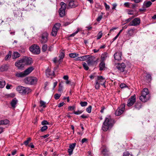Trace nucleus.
I'll list each match as a JSON object with an SVG mask.
<instances>
[{
    "label": "nucleus",
    "instance_id": "1",
    "mask_svg": "<svg viewBox=\"0 0 156 156\" xmlns=\"http://www.w3.org/2000/svg\"><path fill=\"white\" fill-rule=\"evenodd\" d=\"M114 123V120L110 117H106L103 123L102 129L103 131H106L111 128Z\"/></svg>",
    "mask_w": 156,
    "mask_h": 156
},
{
    "label": "nucleus",
    "instance_id": "2",
    "mask_svg": "<svg viewBox=\"0 0 156 156\" xmlns=\"http://www.w3.org/2000/svg\"><path fill=\"white\" fill-rule=\"evenodd\" d=\"M150 98L149 91L147 88H144L142 90L141 95L139 99L142 102H145L148 101Z\"/></svg>",
    "mask_w": 156,
    "mask_h": 156
},
{
    "label": "nucleus",
    "instance_id": "3",
    "mask_svg": "<svg viewBox=\"0 0 156 156\" xmlns=\"http://www.w3.org/2000/svg\"><path fill=\"white\" fill-rule=\"evenodd\" d=\"M37 80L38 79L36 77L33 76L27 77L24 79V81L26 83L30 85L36 84Z\"/></svg>",
    "mask_w": 156,
    "mask_h": 156
},
{
    "label": "nucleus",
    "instance_id": "4",
    "mask_svg": "<svg viewBox=\"0 0 156 156\" xmlns=\"http://www.w3.org/2000/svg\"><path fill=\"white\" fill-rule=\"evenodd\" d=\"M16 90L23 95L27 94L31 91L29 87H24L19 86L16 88Z\"/></svg>",
    "mask_w": 156,
    "mask_h": 156
},
{
    "label": "nucleus",
    "instance_id": "5",
    "mask_svg": "<svg viewBox=\"0 0 156 156\" xmlns=\"http://www.w3.org/2000/svg\"><path fill=\"white\" fill-rule=\"evenodd\" d=\"M61 24L60 23H56L53 26L51 33V35L55 37L57 34V32L59 29Z\"/></svg>",
    "mask_w": 156,
    "mask_h": 156
},
{
    "label": "nucleus",
    "instance_id": "6",
    "mask_svg": "<svg viewBox=\"0 0 156 156\" xmlns=\"http://www.w3.org/2000/svg\"><path fill=\"white\" fill-rule=\"evenodd\" d=\"M30 50L33 53L38 54L40 53V49L39 46L35 44L33 45L30 48Z\"/></svg>",
    "mask_w": 156,
    "mask_h": 156
},
{
    "label": "nucleus",
    "instance_id": "7",
    "mask_svg": "<svg viewBox=\"0 0 156 156\" xmlns=\"http://www.w3.org/2000/svg\"><path fill=\"white\" fill-rule=\"evenodd\" d=\"M48 35V33L46 32H44L42 33L40 37V41L41 43L45 44L47 42Z\"/></svg>",
    "mask_w": 156,
    "mask_h": 156
},
{
    "label": "nucleus",
    "instance_id": "8",
    "mask_svg": "<svg viewBox=\"0 0 156 156\" xmlns=\"http://www.w3.org/2000/svg\"><path fill=\"white\" fill-rule=\"evenodd\" d=\"M140 22V19L138 17L136 18L133 19L128 24V26H136L139 25Z\"/></svg>",
    "mask_w": 156,
    "mask_h": 156
},
{
    "label": "nucleus",
    "instance_id": "9",
    "mask_svg": "<svg viewBox=\"0 0 156 156\" xmlns=\"http://www.w3.org/2000/svg\"><path fill=\"white\" fill-rule=\"evenodd\" d=\"M136 101V95H134L131 96L128 100L127 105L128 107L132 106Z\"/></svg>",
    "mask_w": 156,
    "mask_h": 156
},
{
    "label": "nucleus",
    "instance_id": "10",
    "mask_svg": "<svg viewBox=\"0 0 156 156\" xmlns=\"http://www.w3.org/2000/svg\"><path fill=\"white\" fill-rule=\"evenodd\" d=\"M125 109V105L124 104H122L120 107L119 108L116 110L115 115L117 116H119L121 115Z\"/></svg>",
    "mask_w": 156,
    "mask_h": 156
},
{
    "label": "nucleus",
    "instance_id": "11",
    "mask_svg": "<svg viewBox=\"0 0 156 156\" xmlns=\"http://www.w3.org/2000/svg\"><path fill=\"white\" fill-rule=\"evenodd\" d=\"M22 59L25 66L30 65L33 63L32 59L30 57H25Z\"/></svg>",
    "mask_w": 156,
    "mask_h": 156
},
{
    "label": "nucleus",
    "instance_id": "12",
    "mask_svg": "<svg viewBox=\"0 0 156 156\" xmlns=\"http://www.w3.org/2000/svg\"><path fill=\"white\" fill-rule=\"evenodd\" d=\"M15 65L19 69H22L25 66L22 59L16 61Z\"/></svg>",
    "mask_w": 156,
    "mask_h": 156
},
{
    "label": "nucleus",
    "instance_id": "13",
    "mask_svg": "<svg viewBox=\"0 0 156 156\" xmlns=\"http://www.w3.org/2000/svg\"><path fill=\"white\" fill-rule=\"evenodd\" d=\"M14 14L16 18L20 20L23 19L22 18V13L21 10H14Z\"/></svg>",
    "mask_w": 156,
    "mask_h": 156
},
{
    "label": "nucleus",
    "instance_id": "14",
    "mask_svg": "<svg viewBox=\"0 0 156 156\" xmlns=\"http://www.w3.org/2000/svg\"><path fill=\"white\" fill-rule=\"evenodd\" d=\"M68 2L69 3L67 8L68 9L74 8L77 6L76 1L74 0H68Z\"/></svg>",
    "mask_w": 156,
    "mask_h": 156
},
{
    "label": "nucleus",
    "instance_id": "15",
    "mask_svg": "<svg viewBox=\"0 0 156 156\" xmlns=\"http://www.w3.org/2000/svg\"><path fill=\"white\" fill-rule=\"evenodd\" d=\"M46 75L47 77L52 79L53 76H54L55 73L53 71H51L50 69L48 68L46 70Z\"/></svg>",
    "mask_w": 156,
    "mask_h": 156
},
{
    "label": "nucleus",
    "instance_id": "16",
    "mask_svg": "<svg viewBox=\"0 0 156 156\" xmlns=\"http://www.w3.org/2000/svg\"><path fill=\"white\" fill-rule=\"evenodd\" d=\"M126 66L125 64L122 62L120 64H118L117 68L121 72H123L124 71Z\"/></svg>",
    "mask_w": 156,
    "mask_h": 156
},
{
    "label": "nucleus",
    "instance_id": "17",
    "mask_svg": "<svg viewBox=\"0 0 156 156\" xmlns=\"http://www.w3.org/2000/svg\"><path fill=\"white\" fill-rule=\"evenodd\" d=\"M152 4V3L150 1H145L143 3V8L144 9L149 8L151 6Z\"/></svg>",
    "mask_w": 156,
    "mask_h": 156
},
{
    "label": "nucleus",
    "instance_id": "18",
    "mask_svg": "<svg viewBox=\"0 0 156 156\" xmlns=\"http://www.w3.org/2000/svg\"><path fill=\"white\" fill-rule=\"evenodd\" d=\"M122 53L121 52H117L114 55V58L115 60H119L121 59Z\"/></svg>",
    "mask_w": 156,
    "mask_h": 156
},
{
    "label": "nucleus",
    "instance_id": "19",
    "mask_svg": "<svg viewBox=\"0 0 156 156\" xmlns=\"http://www.w3.org/2000/svg\"><path fill=\"white\" fill-rule=\"evenodd\" d=\"M34 69L33 67H30L26 69L24 71V73L26 76L29 74L31 73Z\"/></svg>",
    "mask_w": 156,
    "mask_h": 156
},
{
    "label": "nucleus",
    "instance_id": "20",
    "mask_svg": "<svg viewBox=\"0 0 156 156\" xmlns=\"http://www.w3.org/2000/svg\"><path fill=\"white\" fill-rule=\"evenodd\" d=\"M17 102L18 100L16 98H14L10 102V104L12 107L13 108H15Z\"/></svg>",
    "mask_w": 156,
    "mask_h": 156
},
{
    "label": "nucleus",
    "instance_id": "21",
    "mask_svg": "<svg viewBox=\"0 0 156 156\" xmlns=\"http://www.w3.org/2000/svg\"><path fill=\"white\" fill-rule=\"evenodd\" d=\"M99 70L100 71L104 70L105 69V63L103 61H101L99 64Z\"/></svg>",
    "mask_w": 156,
    "mask_h": 156
},
{
    "label": "nucleus",
    "instance_id": "22",
    "mask_svg": "<svg viewBox=\"0 0 156 156\" xmlns=\"http://www.w3.org/2000/svg\"><path fill=\"white\" fill-rule=\"evenodd\" d=\"M20 56V55L19 53L17 51H15L12 55V58L13 59H15L19 58Z\"/></svg>",
    "mask_w": 156,
    "mask_h": 156
},
{
    "label": "nucleus",
    "instance_id": "23",
    "mask_svg": "<svg viewBox=\"0 0 156 156\" xmlns=\"http://www.w3.org/2000/svg\"><path fill=\"white\" fill-rule=\"evenodd\" d=\"M101 152L104 156H110L108 150L106 148L103 149Z\"/></svg>",
    "mask_w": 156,
    "mask_h": 156
},
{
    "label": "nucleus",
    "instance_id": "24",
    "mask_svg": "<svg viewBox=\"0 0 156 156\" xmlns=\"http://www.w3.org/2000/svg\"><path fill=\"white\" fill-rule=\"evenodd\" d=\"M96 80L97 81H98V83H100V85L101 83H103V81H105V78H103L102 76H98L97 79Z\"/></svg>",
    "mask_w": 156,
    "mask_h": 156
},
{
    "label": "nucleus",
    "instance_id": "25",
    "mask_svg": "<svg viewBox=\"0 0 156 156\" xmlns=\"http://www.w3.org/2000/svg\"><path fill=\"white\" fill-rule=\"evenodd\" d=\"M64 56L65 53L63 52H61L59 56V59L58 60V62L59 63H60L62 61L63 59L64 58Z\"/></svg>",
    "mask_w": 156,
    "mask_h": 156
},
{
    "label": "nucleus",
    "instance_id": "26",
    "mask_svg": "<svg viewBox=\"0 0 156 156\" xmlns=\"http://www.w3.org/2000/svg\"><path fill=\"white\" fill-rule=\"evenodd\" d=\"M16 76L18 77H23L26 76L24 72L16 73Z\"/></svg>",
    "mask_w": 156,
    "mask_h": 156
},
{
    "label": "nucleus",
    "instance_id": "27",
    "mask_svg": "<svg viewBox=\"0 0 156 156\" xmlns=\"http://www.w3.org/2000/svg\"><path fill=\"white\" fill-rule=\"evenodd\" d=\"M142 105L141 103L137 102L134 105L135 108L137 110H139L142 107Z\"/></svg>",
    "mask_w": 156,
    "mask_h": 156
},
{
    "label": "nucleus",
    "instance_id": "28",
    "mask_svg": "<svg viewBox=\"0 0 156 156\" xmlns=\"http://www.w3.org/2000/svg\"><path fill=\"white\" fill-rule=\"evenodd\" d=\"M34 8V5L31 4L28 5L26 7V10L27 11H30L31 10H32Z\"/></svg>",
    "mask_w": 156,
    "mask_h": 156
},
{
    "label": "nucleus",
    "instance_id": "29",
    "mask_svg": "<svg viewBox=\"0 0 156 156\" xmlns=\"http://www.w3.org/2000/svg\"><path fill=\"white\" fill-rule=\"evenodd\" d=\"M58 12L60 17H63L65 15V10L59 9Z\"/></svg>",
    "mask_w": 156,
    "mask_h": 156
},
{
    "label": "nucleus",
    "instance_id": "30",
    "mask_svg": "<svg viewBox=\"0 0 156 156\" xmlns=\"http://www.w3.org/2000/svg\"><path fill=\"white\" fill-rule=\"evenodd\" d=\"M60 5H61V7L59 9H63L65 10H66L67 6L66 4H65L63 2H61L60 3Z\"/></svg>",
    "mask_w": 156,
    "mask_h": 156
},
{
    "label": "nucleus",
    "instance_id": "31",
    "mask_svg": "<svg viewBox=\"0 0 156 156\" xmlns=\"http://www.w3.org/2000/svg\"><path fill=\"white\" fill-rule=\"evenodd\" d=\"M135 30V29L134 28L129 29L128 31V34L130 36L133 35L134 34V31Z\"/></svg>",
    "mask_w": 156,
    "mask_h": 156
},
{
    "label": "nucleus",
    "instance_id": "32",
    "mask_svg": "<svg viewBox=\"0 0 156 156\" xmlns=\"http://www.w3.org/2000/svg\"><path fill=\"white\" fill-rule=\"evenodd\" d=\"M8 68V66L7 65H2L0 68V69L2 71H4L6 70Z\"/></svg>",
    "mask_w": 156,
    "mask_h": 156
},
{
    "label": "nucleus",
    "instance_id": "33",
    "mask_svg": "<svg viewBox=\"0 0 156 156\" xmlns=\"http://www.w3.org/2000/svg\"><path fill=\"white\" fill-rule=\"evenodd\" d=\"M9 121L7 119L0 121V125H7L9 122Z\"/></svg>",
    "mask_w": 156,
    "mask_h": 156
},
{
    "label": "nucleus",
    "instance_id": "34",
    "mask_svg": "<svg viewBox=\"0 0 156 156\" xmlns=\"http://www.w3.org/2000/svg\"><path fill=\"white\" fill-rule=\"evenodd\" d=\"M87 62L88 66L92 65L93 63L94 64L95 63V61L94 59V61L93 59H89L87 61Z\"/></svg>",
    "mask_w": 156,
    "mask_h": 156
},
{
    "label": "nucleus",
    "instance_id": "35",
    "mask_svg": "<svg viewBox=\"0 0 156 156\" xmlns=\"http://www.w3.org/2000/svg\"><path fill=\"white\" fill-rule=\"evenodd\" d=\"M108 56V54L106 53H104L101 56V61H103L106 59Z\"/></svg>",
    "mask_w": 156,
    "mask_h": 156
},
{
    "label": "nucleus",
    "instance_id": "36",
    "mask_svg": "<svg viewBox=\"0 0 156 156\" xmlns=\"http://www.w3.org/2000/svg\"><path fill=\"white\" fill-rule=\"evenodd\" d=\"M95 87L96 89L97 90L99 89L100 87V83H98V81H97L96 80L95 84Z\"/></svg>",
    "mask_w": 156,
    "mask_h": 156
},
{
    "label": "nucleus",
    "instance_id": "37",
    "mask_svg": "<svg viewBox=\"0 0 156 156\" xmlns=\"http://www.w3.org/2000/svg\"><path fill=\"white\" fill-rule=\"evenodd\" d=\"M79 54L76 53H71L69 54V57L72 58H75L79 56Z\"/></svg>",
    "mask_w": 156,
    "mask_h": 156
},
{
    "label": "nucleus",
    "instance_id": "38",
    "mask_svg": "<svg viewBox=\"0 0 156 156\" xmlns=\"http://www.w3.org/2000/svg\"><path fill=\"white\" fill-rule=\"evenodd\" d=\"M11 51H9L8 54L6 55L5 58V60H7L9 58L11 57Z\"/></svg>",
    "mask_w": 156,
    "mask_h": 156
},
{
    "label": "nucleus",
    "instance_id": "39",
    "mask_svg": "<svg viewBox=\"0 0 156 156\" xmlns=\"http://www.w3.org/2000/svg\"><path fill=\"white\" fill-rule=\"evenodd\" d=\"M31 140V139L30 137H29L27 138V140L23 142V144L25 145V146H27L28 145L30 141Z\"/></svg>",
    "mask_w": 156,
    "mask_h": 156
},
{
    "label": "nucleus",
    "instance_id": "40",
    "mask_svg": "<svg viewBox=\"0 0 156 156\" xmlns=\"http://www.w3.org/2000/svg\"><path fill=\"white\" fill-rule=\"evenodd\" d=\"M47 48H48V45L46 44H44L42 46V49H41L42 51L43 52H45L47 50Z\"/></svg>",
    "mask_w": 156,
    "mask_h": 156
},
{
    "label": "nucleus",
    "instance_id": "41",
    "mask_svg": "<svg viewBox=\"0 0 156 156\" xmlns=\"http://www.w3.org/2000/svg\"><path fill=\"white\" fill-rule=\"evenodd\" d=\"M146 79L148 81H150L151 80V76L149 74H146Z\"/></svg>",
    "mask_w": 156,
    "mask_h": 156
},
{
    "label": "nucleus",
    "instance_id": "42",
    "mask_svg": "<svg viewBox=\"0 0 156 156\" xmlns=\"http://www.w3.org/2000/svg\"><path fill=\"white\" fill-rule=\"evenodd\" d=\"M5 85V81H0V88H2L4 87Z\"/></svg>",
    "mask_w": 156,
    "mask_h": 156
},
{
    "label": "nucleus",
    "instance_id": "43",
    "mask_svg": "<svg viewBox=\"0 0 156 156\" xmlns=\"http://www.w3.org/2000/svg\"><path fill=\"white\" fill-rule=\"evenodd\" d=\"M40 107H43L44 108L46 107V106L45 105L46 103L42 100L40 101Z\"/></svg>",
    "mask_w": 156,
    "mask_h": 156
},
{
    "label": "nucleus",
    "instance_id": "44",
    "mask_svg": "<svg viewBox=\"0 0 156 156\" xmlns=\"http://www.w3.org/2000/svg\"><path fill=\"white\" fill-rule=\"evenodd\" d=\"M123 156H133L132 154H130L129 152H125L123 153Z\"/></svg>",
    "mask_w": 156,
    "mask_h": 156
},
{
    "label": "nucleus",
    "instance_id": "45",
    "mask_svg": "<svg viewBox=\"0 0 156 156\" xmlns=\"http://www.w3.org/2000/svg\"><path fill=\"white\" fill-rule=\"evenodd\" d=\"M80 104L82 107H84L87 105V103L86 101H81L80 103Z\"/></svg>",
    "mask_w": 156,
    "mask_h": 156
},
{
    "label": "nucleus",
    "instance_id": "46",
    "mask_svg": "<svg viewBox=\"0 0 156 156\" xmlns=\"http://www.w3.org/2000/svg\"><path fill=\"white\" fill-rule=\"evenodd\" d=\"M102 36V33L101 31L99 32L97 36V39L98 40L101 38Z\"/></svg>",
    "mask_w": 156,
    "mask_h": 156
},
{
    "label": "nucleus",
    "instance_id": "47",
    "mask_svg": "<svg viewBox=\"0 0 156 156\" xmlns=\"http://www.w3.org/2000/svg\"><path fill=\"white\" fill-rule=\"evenodd\" d=\"M83 67H84V69L86 70H88L89 69V67L87 66V64L85 62H83L82 64Z\"/></svg>",
    "mask_w": 156,
    "mask_h": 156
},
{
    "label": "nucleus",
    "instance_id": "48",
    "mask_svg": "<svg viewBox=\"0 0 156 156\" xmlns=\"http://www.w3.org/2000/svg\"><path fill=\"white\" fill-rule=\"evenodd\" d=\"M89 55H85L83 56H80V58L82 61H84L86 60L88 58H89Z\"/></svg>",
    "mask_w": 156,
    "mask_h": 156
},
{
    "label": "nucleus",
    "instance_id": "49",
    "mask_svg": "<svg viewBox=\"0 0 156 156\" xmlns=\"http://www.w3.org/2000/svg\"><path fill=\"white\" fill-rule=\"evenodd\" d=\"M92 109V106L91 105L89 106V107L86 108V111L88 113H90L91 112Z\"/></svg>",
    "mask_w": 156,
    "mask_h": 156
},
{
    "label": "nucleus",
    "instance_id": "50",
    "mask_svg": "<svg viewBox=\"0 0 156 156\" xmlns=\"http://www.w3.org/2000/svg\"><path fill=\"white\" fill-rule=\"evenodd\" d=\"M48 126H44L42 127L41 129V131L42 132L48 129Z\"/></svg>",
    "mask_w": 156,
    "mask_h": 156
},
{
    "label": "nucleus",
    "instance_id": "51",
    "mask_svg": "<svg viewBox=\"0 0 156 156\" xmlns=\"http://www.w3.org/2000/svg\"><path fill=\"white\" fill-rule=\"evenodd\" d=\"M76 145V144L75 143H73L72 144H71L69 146V148L70 149H71L73 150L74 148L75 147Z\"/></svg>",
    "mask_w": 156,
    "mask_h": 156
},
{
    "label": "nucleus",
    "instance_id": "52",
    "mask_svg": "<svg viewBox=\"0 0 156 156\" xmlns=\"http://www.w3.org/2000/svg\"><path fill=\"white\" fill-rule=\"evenodd\" d=\"M63 88V86L62 85V84L61 83H60L59 84V86L58 91L60 92L62 91V90Z\"/></svg>",
    "mask_w": 156,
    "mask_h": 156
},
{
    "label": "nucleus",
    "instance_id": "53",
    "mask_svg": "<svg viewBox=\"0 0 156 156\" xmlns=\"http://www.w3.org/2000/svg\"><path fill=\"white\" fill-rule=\"evenodd\" d=\"M49 124V122L46 120H43L41 122V124L42 125L46 126L45 125Z\"/></svg>",
    "mask_w": 156,
    "mask_h": 156
},
{
    "label": "nucleus",
    "instance_id": "54",
    "mask_svg": "<svg viewBox=\"0 0 156 156\" xmlns=\"http://www.w3.org/2000/svg\"><path fill=\"white\" fill-rule=\"evenodd\" d=\"M131 3L129 2H126L124 3V5L125 7L127 8H129L130 5L131 4Z\"/></svg>",
    "mask_w": 156,
    "mask_h": 156
},
{
    "label": "nucleus",
    "instance_id": "55",
    "mask_svg": "<svg viewBox=\"0 0 156 156\" xmlns=\"http://www.w3.org/2000/svg\"><path fill=\"white\" fill-rule=\"evenodd\" d=\"M61 96V94H56L54 95V98L56 100L58 99Z\"/></svg>",
    "mask_w": 156,
    "mask_h": 156
},
{
    "label": "nucleus",
    "instance_id": "56",
    "mask_svg": "<svg viewBox=\"0 0 156 156\" xmlns=\"http://www.w3.org/2000/svg\"><path fill=\"white\" fill-rule=\"evenodd\" d=\"M75 108V107L74 106H69L68 108V110L72 111L74 110Z\"/></svg>",
    "mask_w": 156,
    "mask_h": 156
},
{
    "label": "nucleus",
    "instance_id": "57",
    "mask_svg": "<svg viewBox=\"0 0 156 156\" xmlns=\"http://www.w3.org/2000/svg\"><path fill=\"white\" fill-rule=\"evenodd\" d=\"M82 112L83 111H82L78 110L77 111H74V113L76 115H79L82 113Z\"/></svg>",
    "mask_w": 156,
    "mask_h": 156
},
{
    "label": "nucleus",
    "instance_id": "58",
    "mask_svg": "<svg viewBox=\"0 0 156 156\" xmlns=\"http://www.w3.org/2000/svg\"><path fill=\"white\" fill-rule=\"evenodd\" d=\"M102 16L101 15H100L97 18L96 20L98 22H99L102 19Z\"/></svg>",
    "mask_w": 156,
    "mask_h": 156
},
{
    "label": "nucleus",
    "instance_id": "59",
    "mask_svg": "<svg viewBox=\"0 0 156 156\" xmlns=\"http://www.w3.org/2000/svg\"><path fill=\"white\" fill-rule=\"evenodd\" d=\"M104 4L105 8L106 10H109L110 9V6L109 5H108L106 2L104 3Z\"/></svg>",
    "mask_w": 156,
    "mask_h": 156
},
{
    "label": "nucleus",
    "instance_id": "60",
    "mask_svg": "<svg viewBox=\"0 0 156 156\" xmlns=\"http://www.w3.org/2000/svg\"><path fill=\"white\" fill-rule=\"evenodd\" d=\"M73 150L69 148L68 149V151L69 155H71L72 154Z\"/></svg>",
    "mask_w": 156,
    "mask_h": 156
},
{
    "label": "nucleus",
    "instance_id": "61",
    "mask_svg": "<svg viewBox=\"0 0 156 156\" xmlns=\"http://www.w3.org/2000/svg\"><path fill=\"white\" fill-rule=\"evenodd\" d=\"M121 88H123L124 87H127V86L124 83H121L120 86Z\"/></svg>",
    "mask_w": 156,
    "mask_h": 156
},
{
    "label": "nucleus",
    "instance_id": "62",
    "mask_svg": "<svg viewBox=\"0 0 156 156\" xmlns=\"http://www.w3.org/2000/svg\"><path fill=\"white\" fill-rule=\"evenodd\" d=\"M143 0H132L135 3H139L142 2Z\"/></svg>",
    "mask_w": 156,
    "mask_h": 156
},
{
    "label": "nucleus",
    "instance_id": "63",
    "mask_svg": "<svg viewBox=\"0 0 156 156\" xmlns=\"http://www.w3.org/2000/svg\"><path fill=\"white\" fill-rule=\"evenodd\" d=\"M16 152H17V150L16 149L13 150L12 151V155H15L16 153Z\"/></svg>",
    "mask_w": 156,
    "mask_h": 156
},
{
    "label": "nucleus",
    "instance_id": "64",
    "mask_svg": "<svg viewBox=\"0 0 156 156\" xmlns=\"http://www.w3.org/2000/svg\"><path fill=\"white\" fill-rule=\"evenodd\" d=\"M105 109L104 106H102L101 107V109L100 111V112L101 113L104 112V110Z\"/></svg>",
    "mask_w": 156,
    "mask_h": 156
}]
</instances>
